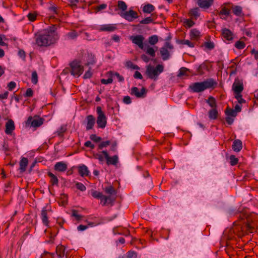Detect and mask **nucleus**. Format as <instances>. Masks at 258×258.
Returning a JSON list of instances; mask_svg holds the SVG:
<instances>
[{"instance_id":"obj_1","label":"nucleus","mask_w":258,"mask_h":258,"mask_svg":"<svg viewBox=\"0 0 258 258\" xmlns=\"http://www.w3.org/2000/svg\"><path fill=\"white\" fill-rule=\"evenodd\" d=\"M56 29V25H53L38 35L36 38V44L40 47H46L55 43L58 38Z\"/></svg>"},{"instance_id":"obj_2","label":"nucleus","mask_w":258,"mask_h":258,"mask_svg":"<svg viewBox=\"0 0 258 258\" xmlns=\"http://www.w3.org/2000/svg\"><path fill=\"white\" fill-rule=\"evenodd\" d=\"M216 84L212 79H207L201 82H195L189 86V89L194 93H199L206 89L212 88Z\"/></svg>"},{"instance_id":"obj_3","label":"nucleus","mask_w":258,"mask_h":258,"mask_svg":"<svg viewBox=\"0 0 258 258\" xmlns=\"http://www.w3.org/2000/svg\"><path fill=\"white\" fill-rule=\"evenodd\" d=\"M164 66L159 64L156 67L149 65L147 67L146 74L149 78L156 81L160 74L164 71Z\"/></svg>"},{"instance_id":"obj_4","label":"nucleus","mask_w":258,"mask_h":258,"mask_svg":"<svg viewBox=\"0 0 258 258\" xmlns=\"http://www.w3.org/2000/svg\"><path fill=\"white\" fill-rule=\"evenodd\" d=\"M97 117L96 123L98 128H104L106 125L107 118L102 111L100 106H97L96 108Z\"/></svg>"},{"instance_id":"obj_5","label":"nucleus","mask_w":258,"mask_h":258,"mask_svg":"<svg viewBox=\"0 0 258 258\" xmlns=\"http://www.w3.org/2000/svg\"><path fill=\"white\" fill-rule=\"evenodd\" d=\"M71 75L74 76H80L83 72V67L77 61H74L70 64Z\"/></svg>"},{"instance_id":"obj_6","label":"nucleus","mask_w":258,"mask_h":258,"mask_svg":"<svg viewBox=\"0 0 258 258\" xmlns=\"http://www.w3.org/2000/svg\"><path fill=\"white\" fill-rule=\"evenodd\" d=\"M130 39L132 42L137 45L141 49H144V40L145 37L142 35H137L135 36H131Z\"/></svg>"},{"instance_id":"obj_7","label":"nucleus","mask_w":258,"mask_h":258,"mask_svg":"<svg viewBox=\"0 0 258 258\" xmlns=\"http://www.w3.org/2000/svg\"><path fill=\"white\" fill-rule=\"evenodd\" d=\"M102 154L104 156V158L106 160V164L107 165H115L118 162V157L117 155H114L112 157L109 156L107 152L105 150L101 152Z\"/></svg>"},{"instance_id":"obj_8","label":"nucleus","mask_w":258,"mask_h":258,"mask_svg":"<svg viewBox=\"0 0 258 258\" xmlns=\"http://www.w3.org/2000/svg\"><path fill=\"white\" fill-rule=\"evenodd\" d=\"M121 16L128 21L132 22L134 19L138 17V15L136 12L130 10L128 11H126L122 13Z\"/></svg>"},{"instance_id":"obj_9","label":"nucleus","mask_w":258,"mask_h":258,"mask_svg":"<svg viewBox=\"0 0 258 258\" xmlns=\"http://www.w3.org/2000/svg\"><path fill=\"white\" fill-rule=\"evenodd\" d=\"M146 92V89L144 87H143L140 91L137 87H134L132 88L130 93L131 95H135L138 98H143L144 97Z\"/></svg>"},{"instance_id":"obj_10","label":"nucleus","mask_w":258,"mask_h":258,"mask_svg":"<svg viewBox=\"0 0 258 258\" xmlns=\"http://www.w3.org/2000/svg\"><path fill=\"white\" fill-rule=\"evenodd\" d=\"M43 123V119L42 118L34 119H33L32 116L28 117L26 124L31 125L33 127H39Z\"/></svg>"},{"instance_id":"obj_11","label":"nucleus","mask_w":258,"mask_h":258,"mask_svg":"<svg viewBox=\"0 0 258 258\" xmlns=\"http://www.w3.org/2000/svg\"><path fill=\"white\" fill-rule=\"evenodd\" d=\"M116 196H104L103 195V199H101V204L102 206H105L106 205H113L114 201L116 199Z\"/></svg>"},{"instance_id":"obj_12","label":"nucleus","mask_w":258,"mask_h":258,"mask_svg":"<svg viewBox=\"0 0 258 258\" xmlns=\"http://www.w3.org/2000/svg\"><path fill=\"white\" fill-rule=\"evenodd\" d=\"M214 3V0H197V4L198 6L203 9H208Z\"/></svg>"},{"instance_id":"obj_13","label":"nucleus","mask_w":258,"mask_h":258,"mask_svg":"<svg viewBox=\"0 0 258 258\" xmlns=\"http://www.w3.org/2000/svg\"><path fill=\"white\" fill-rule=\"evenodd\" d=\"M15 128L14 121L10 119L6 123L5 133L7 135H12V132Z\"/></svg>"},{"instance_id":"obj_14","label":"nucleus","mask_w":258,"mask_h":258,"mask_svg":"<svg viewBox=\"0 0 258 258\" xmlns=\"http://www.w3.org/2000/svg\"><path fill=\"white\" fill-rule=\"evenodd\" d=\"M48 211L46 207H44L41 212V218L43 224L45 226H48L49 223L48 217Z\"/></svg>"},{"instance_id":"obj_15","label":"nucleus","mask_w":258,"mask_h":258,"mask_svg":"<svg viewBox=\"0 0 258 258\" xmlns=\"http://www.w3.org/2000/svg\"><path fill=\"white\" fill-rule=\"evenodd\" d=\"M87 125L86 128L87 131L91 130L95 122V119L92 115H87L86 117Z\"/></svg>"},{"instance_id":"obj_16","label":"nucleus","mask_w":258,"mask_h":258,"mask_svg":"<svg viewBox=\"0 0 258 258\" xmlns=\"http://www.w3.org/2000/svg\"><path fill=\"white\" fill-rule=\"evenodd\" d=\"M222 35L225 40L228 41L231 40L233 39L232 32L227 28H224L222 30Z\"/></svg>"},{"instance_id":"obj_17","label":"nucleus","mask_w":258,"mask_h":258,"mask_svg":"<svg viewBox=\"0 0 258 258\" xmlns=\"http://www.w3.org/2000/svg\"><path fill=\"white\" fill-rule=\"evenodd\" d=\"M78 172L82 177L88 176L90 173L88 167L85 165H82L78 167Z\"/></svg>"},{"instance_id":"obj_18","label":"nucleus","mask_w":258,"mask_h":258,"mask_svg":"<svg viewBox=\"0 0 258 258\" xmlns=\"http://www.w3.org/2000/svg\"><path fill=\"white\" fill-rule=\"evenodd\" d=\"M56 257L55 258H63L64 255V246L58 245L56 248Z\"/></svg>"},{"instance_id":"obj_19","label":"nucleus","mask_w":258,"mask_h":258,"mask_svg":"<svg viewBox=\"0 0 258 258\" xmlns=\"http://www.w3.org/2000/svg\"><path fill=\"white\" fill-rule=\"evenodd\" d=\"M242 148V143L240 140H235L234 141L232 145V149L235 152H239Z\"/></svg>"},{"instance_id":"obj_20","label":"nucleus","mask_w":258,"mask_h":258,"mask_svg":"<svg viewBox=\"0 0 258 258\" xmlns=\"http://www.w3.org/2000/svg\"><path fill=\"white\" fill-rule=\"evenodd\" d=\"M28 164V160L26 157H22L20 162V170L21 172H24L26 171V167Z\"/></svg>"},{"instance_id":"obj_21","label":"nucleus","mask_w":258,"mask_h":258,"mask_svg":"<svg viewBox=\"0 0 258 258\" xmlns=\"http://www.w3.org/2000/svg\"><path fill=\"white\" fill-rule=\"evenodd\" d=\"M156 18L157 15L155 13H153L150 17H147L141 20L140 23L142 24H148L153 22Z\"/></svg>"},{"instance_id":"obj_22","label":"nucleus","mask_w":258,"mask_h":258,"mask_svg":"<svg viewBox=\"0 0 258 258\" xmlns=\"http://www.w3.org/2000/svg\"><path fill=\"white\" fill-rule=\"evenodd\" d=\"M116 29V27L112 24H106L101 25L100 28L101 31L113 32Z\"/></svg>"},{"instance_id":"obj_23","label":"nucleus","mask_w":258,"mask_h":258,"mask_svg":"<svg viewBox=\"0 0 258 258\" xmlns=\"http://www.w3.org/2000/svg\"><path fill=\"white\" fill-rule=\"evenodd\" d=\"M232 88L236 94L241 93L243 90V85L240 83H234L233 84Z\"/></svg>"},{"instance_id":"obj_24","label":"nucleus","mask_w":258,"mask_h":258,"mask_svg":"<svg viewBox=\"0 0 258 258\" xmlns=\"http://www.w3.org/2000/svg\"><path fill=\"white\" fill-rule=\"evenodd\" d=\"M160 53L163 60H166L169 59L170 55L169 51L166 47L161 48Z\"/></svg>"},{"instance_id":"obj_25","label":"nucleus","mask_w":258,"mask_h":258,"mask_svg":"<svg viewBox=\"0 0 258 258\" xmlns=\"http://www.w3.org/2000/svg\"><path fill=\"white\" fill-rule=\"evenodd\" d=\"M103 189L106 194L112 196H116L117 190L112 185L106 186Z\"/></svg>"},{"instance_id":"obj_26","label":"nucleus","mask_w":258,"mask_h":258,"mask_svg":"<svg viewBox=\"0 0 258 258\" xmlns=\"http://www.w3.org/2000/svg\"><path fill=\"white\" fill-rule=\"evenodd\" d=\"M155 9V7L150 4L145 5L143 8V11L144 13L151 14Z\"/></svg>"},{"instance_id":"obj_27","label":"nucleus","mask_w":258,"mask_h":258,"mask_svg":"<svg viewBox=\"0 0 258 258\" xmlns=\"http://www.w3.org/2000/svg\"><path fill=\"white\" fill-rule=\"evenodd\" d=\"M218 111L216 108L210 109L208 112V116L210 119L215 120L218 117Z\"/></svg>"},{"instance_id":"obj_28","label":"nucleus","mask_w":258,"mask_h":258,"mask_svg":"<svg viewBox=\"0 0 258 258\" xmlns=\"http://www.w3.org/2000/svg\"><path fill=\"white\" fill-rule=\"evenodd\" d=\"M48 176L50 178V182L52 185H57L58 180L57 177L52 173L48 172L47 173Z\"/></svg>"},{"instance_id":"obj_29","label":"nucleus","mask_w":258,"mask_h":258,"mask_svg":"<svg viewBox=\"0 0 258 258\" xmlns=\"http://www.w3.org/2000/svg\"><path fill=\"white\" fill-rule=\"evenodd\" d=\"M145 51H146V53L148 55H150L152 57H155L156 55V52L155 49L149 45L146 47V48L144 47V49H143Z\"/></svg>"},{"instance_id":"obj_30","label":"nucleus","mask_w":258,"mask_h":258,"mask_svg":"<svg viewBox=\"0 0 258 258\" xmlns=\"http://www.w3.org/2000/svg\"><path fill=\"white\" fill-rule=\"evenodd\" d=\"M54 170L57 171L62 172L64 171V163L63 162H57L54 165Z\"/></svg>"},{"instance_id":"obj_31","label":"nucleus","mask_w":258,"mask_h":258,"mask_svg":"<svg viewBox=\"0 0 258 258\" xmlns=\"http://www.w3.org/2000/svg\"><path fill=\"white\" fill-rule=\"evenodd\" d=\"M204 70H208V66L205 62H203L197 68V74L203 75Z\"/></svg>"},{"instance_id":"obj_32","label":"nucleus","mask_w":258,"mask_h":258,"mask_svg":"<svg viewBox=\"0 0 258 258\" xmlns=\"http://www.w3.org/2000/svg\"><path fill=\"white\" fill-rule=\"evenodd\" d=\"M190 36L192 39L197 40L200 36V32L197 29H192L190 31Z\"/></svg>"},{"instance_id":"obj_33","label":"nucleus","mask_w":258,"mask_h":258,"mask_svg":"<svg viewBox=\"0 0 258 258\" xmlns=\"http://www.w3.org/2000/svg\"><path fill=\"white\" fill-rule=\"evenodd\" d=\"M206 102L212 108H216L217 105H216V100L213 97L210 96L208 98V99L206 100Z\"/></svg>"},{"instance_id":"obj_34","label":"nucleus","mask_w":258,"mask_h":258,"mask_svg":"<svg viewBox=\"0 0 258 258\" xmlns=\"http://www.w3.org/2000/svg\"><path fill=\"white\" fill-rule=\"evenodd\" d=\"M109 74L110 77H111L112 79L116 77L119 82H123L124 81V78L117 72H110Z\"/></svg>"},{"instance_id":"obj_35","label":"nucleus","mask_w":258,"mask_h":258,"mask_svg":"<svg viewBox=\"0 0 258 258\" xmlns=\"http://www.w3.org/2000/svg\"><path fill=\"white\" fill-rule=\"evenodd\" d=\"M187 72H190V71L188 69L186 68L182 67L179 69L177 76L178 77H180L183 76H188V75L187 74Z\"/></svg>"},{"instance_id":"obj_36","label":"nucleus","mask_w":258,"mask_h":258,"mask_svg":"<svg viewBox=\"0 0 258 258\" xmlns=\"http://www.w3.org/2000/svg\"><path fill=\"white\" fill-rule=\"evenodd\" d=\"M67 36L69 40H76L78 36V33L76 31L72 30L67 34Z\"/></svg>"},{"instance_id":"obj_37","label":"nucleus","mask_w":258,"mask_h":258,"mask_svg":"<svg viewBox=\"0 0 258 258\" xmlns=\"http://www.w3.org/2000/svg\"><path fill=\"white\" fill-rule=\"evenodd\" d=\"M91 195L95 199H100L101 201V199H102L103 197V195L101 192L96 190H92Z\"/></svg>"},{"instance_id":"obj_38","label":"nucleus","mask_w":258,"mask_h":258,"mask_svg":"<svg viewBox=\"0 0 258 258\" xmlns=\"http://www.w3.org/2000/svg\"><path fill=\"white\" fill-rule=\"evenodd\" d=\"M177 42L179 44L187 45V46L191 48H192L195 46V44L192 42H191L188 40H179L177 41Z\"/></svg>"},{"instance_id":"obj_39","label":"nucleus","mask_w":258,"mask_h":258,"mask_svg":"<svg viewBox=\"0 0 258 258\" xmlns=\"http://www.w3.org/2000/svg\"><path fill=\"white\" fill-rule=\"evenodd\" d=\"M232 11L235 15L240 16L242 14V8L240 6H236L233 8Z\"/></svg>"},{"instance_id":"obj_40","label":"nucleus","mask_w":258,"mask_h":258,"mask_svg":"<svg viewBox=\"0 0 258 258\" xmlns=\"http://www.w3.org/2000/svg\"><path fill=\"white\" fill-rule=\"evenodd\" d=\"M148 41L151 45H155L158 42V37L156 35H152L149 37Z\"/></svg>"},{"instance_id":"obj_41","label":"nucleus","mask_w":258,"mask_h":258,"mask_svg":"<svg viewBox=\"0 0 258 258\" xmlns=\"http://www.w3.org/2000/svg\"><path fill=\"white\" fill-rule=\"evenodd\" d=\"M189 14L191 16L197 18L200 16L199 8H196L190 10Z\"/></svg>"},{"instance_id":"obj_42","label":"nucleus","mask_w":258,"mask_h":258,"mask_svg":"<svg viewBox=\"0 0 258 258\" xmlns=\"http://www.w3.org/2000/svg\"><path fill=\"white\" fill-rule=\"evenodd\" d=\"M117 7L119 9L121 10L122 11H125L127 8L125 3L122 1H118Z\"/></svg>"},{"instance_id":"obj_43","label":"nucleus","mask_w":258,"mask_h":258,"mask_svg":"<svg viewBox=\"0 0 258 258\" xmlns=\"http://www.w3.org/2000/svg\"><path fill=\"white\" fill-rule=\"evenodd\" d=\"M225 113L227 116H230L232 117H235L237 115V113L235 110L228 108L225 110Z\"/></svg>"},{"instance_id":"obj_44","label":"nucleus","mask_w":258,"mask_h":258,"mask_svg":"<svg viewBox=\"0 0 258 258\" xmlns=\"http://www.w3.org/2000/svg\"><path fill=\"white\" fill-rule=\"evenodd\" d=\"M38 75L36 71L32 72L31 76V82L34 84H36L38 83Z\"/></svg>"},{"instance_id":"obj_45","label":"nucleus","mask_w":258,"mask_h":258,"mask_svg":"<svg viewBox=\"0 0 258 258\" xmlns=\"http://www.w3.org/2000/svg\"><path fill=\"white\" fill-rule=\"evenodd\" d=\"M219 15H225L227 16L229 14V10L225 7H222L221 11L218 12Z\"/></svg>"},{"instance_id":"obj_46","label":"nucleus","mask_w":258,"mask_h":258,"mask_svg":"<svg viewBox=\"0 0 258 258\" xmlns=\"http://www.w3.org/2000/svg\"><path fill=\"white\" fill-rule=\"evenodd\" d=\"M37 14L36 12L29 13L27 15V17L30 21L34 22L36 20Z\"/></svg>"},{"instance_id":"obj_47","label":"nucleus","mask_w":258,"mask_h":258,"mask_svg":"<svg viewBox=\"0 0 258 258\" xmlns=\"http://www.w3.org/2000/svg\"><path fill=\"white\" fill-rule=\"evenodd\" d=\"M230 163L232 166L236 165L238 163V160L234 155H230L229 157Z\"/></svg>"},{"instance_id":"obj_48","label":"nucleus","mask_w":258,"mask_h":258,"mask_svg":"<svg viewBox=\"0 0 258 258\" xmlns=\"http://www.w3.org/2000/svg\"><path fill=\"white\" fill-rule=\"evenodd\" d=\"M126 66L133 70H139L140 68L136 64H134L132 61H128L126 62Z\"/></svg>"},{"instance_id":"obj_49","label":"nucleus","mask_w":258,"mask_h":258,"mask_svg":"<svg viewBox=\"0 0 258 258\" xmlns=\"http://www.w3.org/2000/svg\"><path fill=\"white\" fill-rule=\"evenodd\" d=\"M235 46L236 48L239 49H242L245 47V45L243 41H238L235 43Z\"/></svg>"},{"instance_id":"obj_50","label":"nucleus","mask_w":258,"mask_h":258,"mask_svg":"<svg viewBox=\"0 0 258 258\" xmlns=\"http://www.w3.org/2000/svg\"><path fill=\"white\" fill-rule=\"evenodd\" d=\"M90 139L95 143L99 142L102 139L101 137L97 136L95 134L91 135Z\"/></svg>"},{"instance_id":"obj_51","label":"nucleus","mask_w":258,"mask_h":258,"mask_svg":"<svg viewBox=\"0 0 258 258\" xmlns=\"http://www.w3.org/2000/svg\"><path fill=\"white\" fill-rule=\"evenodd\" d=\"M110 144L109 141H106L101 142L98 145V149L101 150L104 147H106Z\"/></svg>"},{"instance_id":"obj_52","label":"nucleus","mask_w":258,"mask_h":258,"mask_svg":"<svg viewBox=\"0 0 258 258\" xmlns=\"http://www.w3.org/2000/svg\"><path fill=\"white\" fill-rule=\"evenodd\" d=\"M72 216L73 217H75L77 220L79 221V220H81V219L82 218V216L79 215L78 214V211L77 210H73L72 211Z\"/></svg>"},{"instance_id":"obj_53","label":"nucleus","mask_w":258,"mask_h":258,"mask_svg":"<svg viewBox=\"0 0 258 258\" xmlns=\"http://www.w3.org/2000/svg\"><path fill=\"white\" fill-rule=\"evenodd\" d=\"M127 258H137V254L134 251H129L127 252Z\"/></svg>"},{"instance_id":"obj_54","label":"nucleus","mask_w":258,"mask_h":258,"mask_svg":"<svg viewBox=\"0 0 258 258\" xmlns=\"http://www.w3.org/2000/svg\"><path fill=\"white\" fill-rule=\"evenodd\" d=\"M76 186L78 189H79L82 191H85L86 189L85 186L81 182H77L76 184Z\"/></svg>"},{"instance_id":"obj_55","label":"nucleus","mask_w":258,"mask_h":258,"mask_svg":"<svg viewBox=\"0 0 258 258\" xmlns=\"http://www.w3.org/2000/svg\"><path fill=\"white\" fill-rule=\"evenodd\" d=\"M205 47L209 50H212L214 48V43L211 41H208L205 43Z\"/></svg>"},{"instance_id":"obj_56","label":"nucleus","mask_w":258,"mask_h":258,"mask_svg":"<svg viewBox=\"0 0 258 258\" xmlns=\"http://www.w3.org/2000/svg\"><path fill=\"white\" fill-rule=\"evenodd\" d=\"M89 61H88L86 63L85 65L89 66L90 65H92L95 63V60L94 59V56L92 55H88Z\"/></svg>"},{"instance_id":"obj_57","label":"nucleus","mask_w":258,"mask_h":258,"mask_svg":"<svg viewBox=\"0 0 258 258\" xmlns=\"http://www.w3.org/2000/svg\"><path fill=\"white\" fill-rule=\"evenodd\" d=\"M33 95V91L31 88H28L27 89L24 96L25 97H31Z\"/></svg>"},{"instance_id":"obj_58","label":"nucleus","mask_w":258,"mask_h":258,"mask_svg":"<svg viewBox=\"0 0 258 258\" xmlns=\"http://www.w3.org/2000/svg\"><path fill=\"white\" fill-rule=\"evenodd\" d=\"M64 222V219L62 218H58L56 220V223L59 225V226L62 228H63V224Z\"/></svg>"},{"instance_id":"obj_59","label":"nucleus","mask_w":258,"mask_h":258,"mask_svg":"<svg viewBox=\"0 0 258 258\" xmlns=\"http://www.w3.org/2000/svg\"><path fill=\"white\" fill-rule=\"evenodd\" d=\"M69 2V5L74 9L77 7V4L79 2V0H68Z\"/></svg>"},{"instance_id":"obj_60","label":"nucleus","mask_w":258,"mask_h":258,"mask_svg":"<svg viewBox=\"0 0 258 258\" xmlns=\"http://www.w3.org/2000/svg\"><path fill=\"white\" fill-rule=\"evenodd\" d=\"M112 81H113V79L111 78V77H110L108 79H102L101 80V83L103 84H111V83H112Z\"/></svg>"},{"instance_id":"obj_61","label":"nucleus","mask_w":258,"mask_h":258,"mask_svg":"<svg viewBox=\"0 0 258 258\" xmlns=\"http://www.w3.org/2000/svg\"><path fill=\"white\" fill-rule=\"evenodd\" d=\"M235 98L238 100V103L240 104L245 103V100L242 98V95L240 94V93L236 94Z\"/></svg>"},{"instance_id":"obj_62","label":"nucleus","mask_w":258,"mask_h":258,"mask_svg":"<svg viewBox=\"0 0 258 258\" xmlns=\"http://www.w3.org/2000/svg\"><path fill=\"white\" fill-rule=\"evenodd\" d=\"M50 11L54 12L57 17H59V10L57 9V8L52 6L50 7L49 8Z\"/></svg>"},{"instance_id":"obj_63","label":"nucleus","mask_w":258,"mask_h":258,"mask_svg":"<svg viewBox=\"0 0 258 258\" xmlns=\"http://www.w3.org/2000/svg\"><path fill=\"white\" fill-rule=\"evenodd\" d=\"M16 87V83L11 81L8 84V87L10 91H12Z\"/></svg>"},{"instance_id":"obj_64","label":"nucleus","mask_w":258,"mask_h":258,"mask_svg":"<svg viewBox=\"0 0 258 258\" xmlns=\"http://www.w3.org/2000/svg\"><path fill=\"white\" fill-rule=\"evenodd\" d=\"M184 23L189 28L192 27L195 24V23H194V22L193 21H192L191 20H189V19H186L184 21Z\"/></svg>"}]
</instances>
